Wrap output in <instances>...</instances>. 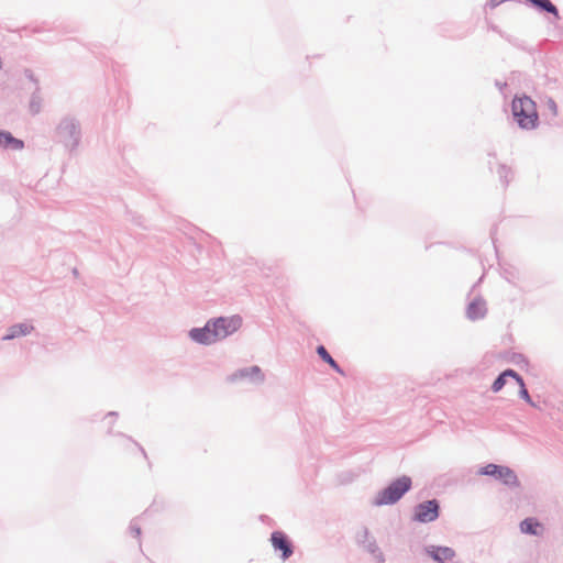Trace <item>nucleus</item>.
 Wrapping results in <instances>:
<instances>
[{
  "label": "nucleus",
  "instance_id": "obj_1",
  "mask_svg": "<svg viewBox=\"0 0 563 563\" xmlns=\"http://www.w3.org/2000/svg\"><path fill=\"white\" fill-rule=\"evenodd\" d=\"M514 121L522 130H534L539 125V113L536 102L527 95L515 96L511 102Z\"/></svg>",
  "mask_w": 563,
  "mask_h": 563
},
{
  "label": "nucleus",
  "instance_id": "obj_2",
  "mask_svg": "<svg viewBox=\"0 0 563 563\" xmlns=\"http://www.w3.org/2000/svg\"><path fill=\"white\" fill-rule=\"evenodd\" d=\"M412 488V479L408 475H401L393 479L387 486L378 490L372 500L375 507L391 506L397 504Z\"/></svg>",
  "mask_w": 563,
  "mask_h": 563
},
{
  "label": "nucleus",
  "instance_id": "obj_3",
  "mask_svg": "<svg viewBox=\"0 0 563 563\" xmlns=\"http://www.w3.org/2000/svg\"><path fill=\"white\" fill-rule=\"evenodd\" d=\"M56 136L67 150L75 151L81 140L79 121L71 115L64 117L56 126Z\"/></svg>",
  "mask_w": 563,
  "mask_h": 563
},
{
  "label": "nucleus",
  "instance_id": "obj_4",
  "mask_svg": "<svg viewBox=\"0 0 563 563\" xmlns=\"http://www.w3.org/2000/svg\"><path fill=\"white\" fill-rule=\"evenodd\" d=\"M477 474L494 477L509 488H518L520 486L516 472L506 465L489 463L482 466Z\"/></svg>",
  "mask_w": 563,
  "mask_h": 563
},
{
  "label": "nucleus",
  "instance_id": "obj_5",
  "mask_svg": "<svg viewBox=\"0 0 563 563\" xmlns=\"http://www.w3.org/2000/svg\"><path fill=\"white\" fill-rule=\"evenodd\" d=\"M441 506L437 498L423 500L413 507L412 521L430 523L440 517Z\"/></svg>",
  "mask_w": 563,
  "mask_h": 563
},
{
  "label": "nucleus",
  "instance_id": "obj_6",
  "mask_svg": "<svg viewBox=\"0 0 563 563\" xmlns=\"http://www.w3.org/2000/svg\"><path fill=\"white\" fill-rule=\"evenodd\" d=\"M211 325L213 327L214 336L218 342L236 332L242 325V318L238 314L217 317L211 319Z\"/></svg>",
  "mask_w": 563,
  "mask_h": 563
},
{
  "label": "nucleus",
  "instance_id": "obj_7",
  "mask_svg": "<svg viewBox=\"0 0 563 563\" xmlns=\"http://www.w3.org/2000/svg\"><path fill=\"white\" fill-rule=\"evenodd\" d=\"M269 541L273 549L276 552H280V559L283 561L288 560L294 554L295 547L289 537L284 531L276 530L272 532Z\"/></svg>",
  "mask_w": 563,
  "mask_h": 563
},
{
  "label": "nucleus",
  "instance_id": "obj_8",
  "mask_svg": "<svg viewBox=\"0 0 563 563\" xmlns=\"http://www.w3.org/2000/svg\"><path fill=\"white\" fill-rule=\"evenodd\" d=\"M213 327L211 325V319L206 322L203 327L192 328L188 332V336L191 341L201 345H211L217 342L214 336Z\"/></svg>",
  "mask_w": 563,
  "mask_h": 563
},
{
  "label": "nucleus",
  "instance_id": "obj_9",
  "mask_svg": "<svg viewBox=\"0 0 563 563\" xmlns=\"http://www.w3.org/2000/svg\"><path fill=\"white\" fill-rule=\"evenodd\" d=\"M242 379H249L252 383L262 384L265 380V375L263 374L260 366L253 365L250 367L240 368L228 377V380L231 383H235Z\"/></svg>",
  "mask_w": 563,
  "mask_h": 563
},
{
  "label": "nucleus",
  "instance_id": "obj_10",
  "mask_svg": "<svg viewBox=\"0 0 563 563\" xmlns=\"http://www.w3.org/2000/svg\"><path fill=\"white\" fill-rule=\"evenodd\" d=\"M531 8L539 13L553 15L554 20H560L561 15L558 7L551 0H525Z\"/></svg>",
  "mask_w": 563,
  "mask_h": 563
},
{
  "label": "nucleus",
  "instance_id": "obj_11",
  "mask_svg": "<svg viewBox=\"0 0 563 563\" xmlns=\"http://www.w3.org/2000/svg\"><path fill=\"white\" fill-rule=\"evenodd\" d=\"M486 313H487L486 301L481 297L474 298L467 305L466 317L470 320L475 321V320L483 319L486 316Z\"/></svg>",
  "mask_w": 563,
  "mask_h": 563
},
{
  "label": "nucleus",
  "instance_id": "obj_12",
  "mask_svg": "<svg viewBox=\"0 0 563 563\" xmlns=\"http://www.w3.org/2000/svg\"><path fill=\"white\" fill-rule=\"evenodd\" d=\"M34 331L33 324L29 322H20L8 328L7 333L2 336L3 341H11L21 336H25Z\"/></svg>",
  "mask_w": 563,
  "mask_h": 563
},
{
  "label": "nucleus",
  "instance_id": "obj_13",
  "mask_svg": "<svg viewBox=\"0 0 563 563\" xmlns=\"http://www.w3.org/2000/svg\"><path fill=\"white\" fill-rule=\"evenodd\" d=\"M0 147L4 150L21 151L24 148V141L15 137L9 131L0 130Z\"/></svg>",
  "mask_w": 563,
  "mask_h": 563
},
{
  "label": "nucleus",
  "instance_id": "obj_14",
  "mask_svg": "<svg viewBox=\"0 0 563 563\" xmlns=\"http://www.w3.org/2000/svg\"><path fill=\"white\" fill-rule=\"evenodd\" d=\"M520 532L528 536L540 537L542 534V525L534 517L525 518L520 525Z\"/></svg>",
  "mask_w": 563,
  "mask_h": 563
},
{
  "label": "nucleus",
  "instance_id": "obj_15",
  "mask_svg": "<svg viewBox=\"0 0 563 563\" xmlns=\"http://www.w3.org/2000/svg\"><path fill=\"white\" fill-rule=\"evenodd\" d=\"M317 354L319 357L327 363L333 371L336 373L344 375V372L342 367L339 365V363L331 356V354L328 352L324 345H318L316 349Z\"/></svg>",
  "mask_w": 563,
  "mask_h": 563
},
{
  "label": "nucleus",
  "instance_id": "obj_16",
  "mask_svg": "<svg viewBox=\"0 0 563 563\" xmlns=\"http://www.w3.org/2000/svg\"><path fill=\"white\" fill-rule=\"evenodd\" d=\"M43 98L41 96V88L35 87L31 93L29 101V112L32 115H37L42 111Z\"/></svg>",
  "mask_w": 563,
  "mask_h": 563
},
{
  "label": "nucleus",
  "instance_id": "obj_17",
  "mask_svg": "<svg viewBox=\"0 0 563 563\" xmlns=\"http://www.w3.org/2000/svg\"><path fill=\"white\" fill-rule=\"evenodd\" d=\"M366 551L373 555L377 563H385V555L380 551L375 539L369 541V547H366Z\"/></svg>",
  "mask_w": 563,
  "mask_h": 563
},
{
  "label": "nucleus",
  "instance_id": "obj_18",
  "mask_svg": "<svg viewBox=\"0 0 563 563\" xmlns=\"http://www.w3.org/2000/svg\"><path fill=\"white\" fill-rule=\"evenodd\" d=\"M497 174H498L499 180L503 184V186L507 187L511 179L510 178V176L512 174L511 168L505 164H499Z\"/></svg>",
  "mask_w": 563,
  "mask_h": 563
},
{
  "label": "nucleus",
  "instance_id": "obj_19",
  "mask_svg": "<svg viewBox=\"0 0 563 563\" xmlns=\"http://www.w3.org/2000/svg\"><path fill=\"white\" fill-rule=\"evenodd\" d=\"M374 539L373 537H371L369 534V531L367 528H362L357 533H356V542L362 545L364 548V550L366 551V547H369V541Z\"/></svg>",
  "mask_w": 563,
  "mask_h": 563
},
{
  "label": "nucleus",
  "instance_id": "obj_20",
  "mask_svg": "<svg viewBox=\"0 0 563 563\" xmlns=\"http://www.w3.org/2000/svg\"><path fill=\"white\" fill-rule=\"evenodd\" d=\"M519 386V397L525 400L527 404L534 406V402L532 401L529 391L526 387L525 380H521V383H518Z\"/></svg>",
  "mask_w": 563,
  "mask_h": 563
},
{
  "label": "nucleus",
  "instance_id": "obj_21",
  "mask_svg": "<svg viewBox=\"0 0 563 563\" xmlns=\"http://www.w3.org/2000/svg\"><path fill=\"white\" fill-rule=\"evenodd\" d=\"M507 383V378L500 373L492 384V390L494 393L500 391Z\"/></svg>",
  "mask_w": 563,
  "mask_h": 563
},
{
  "label": "nucleus",
  "instance_id": "obj_22",
  "mask_svg": "<svg viewBox=\"0 0 563 563\" xmlns=\"http://www.w3.org/2000/svg\"><path fill=\"white\" fill-rule=\"evenodd\" d=\"M545 109L552 114V117L558 115V104L555 100L551 97H547L544 101Z\"/></svg>",
  "mask_w": 563,
  "mask_h": 563
},
{
  "label": "nucleus",
  "instance_id": "obj_23",
  "mask_svg": "<svg viewBox=\"0 0 563 563\" xmlns=\"http://www.w3.org/2000/svg\"><path fill=\"white\" fill-rule=\"evenodd\" d=\"M501 374L505 376V378H508V377L514 378L517 384L521 383V380H523L522 376L512 368H507V369L503 371Z\"/></svg>",
  "mask_w": 563,
  "mask_h": 563
},
{
  "label": "nucleus",
  "instance_id": "obj_24",
  "mask_svg": "<svg viewBox=\"0 0 563 563\" xmlns=\"http://www.w3.org/2000/svg\"><path fill=\"white\" fill-rule=\"evenodd\" d=\"M129 529H130V532L134 537H136V538L141 537V526L137 523V519L136 518L131 520Z\"/></svg>",
  "mask_w": 563,
  "mask_h": 563
},
{
  "label": "nucleus",
  "instance_id": "obj_25",
  "mask_svg": "<svg viewBox=\"0 0 563 563\" xmlns=\"http://www.w3.org/2000/svg\"><path fill=\"white\" fill-rule=\"evenodd\" d=\"M24 76L25 78H27L30 81H32L35 87H40V84H38V79L35 77L33 70L31 69H25L24 70Z\"/></svg>",
  "mask_w": 563,
  "mask_h": 563
},
{
  "label": "nucleus",
  "instance_id": "obj_26",
  "mask_svg": "<svg viewBox=\"0 0 563 563\" xmlns=\"http://www.w3.org/2000/svg\"><path fill=\"white\" fill-rule=\"evenodd\" d=\"M495 86L498 88V90L500 92H504V89L507 87V82L500 81V80H496L495 81Z\"/></svg>",
  "mask_w": 563,
  "mask_h": 563
},
{
  "label": "nucleus",
  "instance_id": "obj_27",
  "mask_svg": "<svg viewBox=\"0 0 563 563\" xmlns=\"http://www.w3.org/2000/svg\"><path fill=\"white\" fill-rule=\"evenodd\" d=\"M107 417H108V418H117V417H118V412H117V411H109V412L107 413Z\"/></svg>",
  "mask_w": 563,
  "mask_h": 563
},
{
  "label": "nucleus",
  "instance_id": "obj_28",
  "mask_svg": "<svg viewBox=\"0 0 563 563\" xmlns=\"http://www.w3.org/2000/svg\"><path fill=\"white\" fill-rule=\"evenodd\" d=\"M134 443L137 445V448H139V449H140V451L142 452V454L144 455V457H146L147 455H146L145 450H144V449H143V448H142L137 442H134Z\"/></svg>",
  "mask_w": 563,
  "mask_h": 563
},
{
  "label": "nucleus",
  "instance_id": "obj_29",
  "mask_svg": "<svg viewBox=\"0 0 563 563\" xmlns=\"http://www.w3.org/2000/svg\"><path fill=\"white\" fill-rule=\"evenodd\" d=\"M266 518H268V517H267V516H265V515H262V516H261V520H263V521H264V520H266Z\"/></svg>",
  "mask_w": 563,
  "mask_h": 563
}]
</instances>
